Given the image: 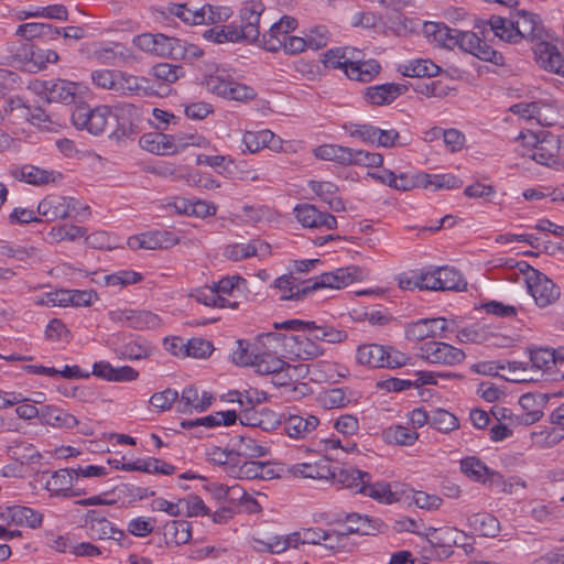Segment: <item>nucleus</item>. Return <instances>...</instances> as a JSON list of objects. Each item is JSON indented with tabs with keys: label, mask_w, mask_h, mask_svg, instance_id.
<instances>
[{
	"label": "nucleus",
	"mask_w": 564,
	"mask_h": 564,
	"mask_svg": "<svg viewBox=\"0 0 564 564\" xmlns=\"http://www.w3.org/2000/svg\"><path fill=\"white\" fill-rule=\"evenodd\" d=\"M264 6L259 1H248L240 9V24H229L223 28H212L204 33V37L214 43L239 42L246 40L254 42L260 36V18Z\"/></svg>",
	"instance_id": "1"
},
{
	"label": "nucleus",
	"mask_w": 564,
	"mask_h": 564,
	"mask_svg": "<svg viewBox=\"0 0 564 564\" xmlns=\"http://www.w3.org/2000/svg\"><path fill=\"white\" fill-rule=\"evenodd\" d=\"M522 139V150L519 153L522 156H528L536 163L552 167L556 171L564 170V160L561 158V140L558 137L543 132L536 134L533 132L520 133Z\"/></svg>",
	"instance_id": "2"
},
{
	"label": "nucleus",
	"mask_w": 564,
	"mask_h": 564,
	"mask_svg": "<svg viewBox=\"0 0 564 564\" xmlns=\"http://www.w3.org/2000/svg\"><path fill=\"white\" fill-rule=\"evenodd\" d=\"M203 84L208 91L231 100L247 101L257 95L253 88L235 82L225 69L219 67L206 74Z\"/></svg>",
	"instance_id": "3"
},
{
	"label": "nucleus",
	"mask_w": 564,
	"mask_h": 564,
	"mask_svg": "<svg viewBox=\"0 0 564 564\" xmlns=\"http://www.w3.org/2000/svg\"><path fill=\"white\" fill-rule=\"evenodd\" d=\"M356 359L371 368H398L406 364L408 357L391 346L366 344L358 347Z\"/></svg>",
	"instance_id": "4"
},
{
	"label": "nucleus",
	"mask_w": 564,
	"mask_h": 564,
	"mask_svg": "<svg viewBox=\"0 0 564 564\" xmlns=\"http://www.w3.org/2000/svg\"><path fill=\"white\" fill-rule=\"evenodd\" d=\"M112 118V110L108 106H98L91 109L80 105L72 113V122L79 130H86L93 135L102 134Z\"/></svg>",
	"instance_id": "5"
},
{
	"label": "nucleus",
	"mask_w": 564,
	"mask_h": 564,
	"mask_svg": "<svg viewBox=\"0 0 564 564\" xmlns=\"http://www.w3.org/2000/svg\"><path fill=\"white\" fill-rule=\"evenodd\" d=\"M532 367L541 370L546 380L561 381L564 379V348H532L529 349Z\"/></svg>",
	"instance_id": "6"
},
{
	"label": "nucleus",
	"mask_w": 564,
	"mask_h": 564,
	"mask_svg": "<svg viewBox=\"0 0 564 564\" xmlns=\"http://www.w3.org/2000/svg\"><path fill=\"white\" fill-rule=\"evenodd\" d=\"M524 264L528 268L525 282L535 304L540 307L553 304L560 297V288L545 274L531 268L528 263Z\"/></svg>",
	"instance_id": "7"
},
{
	"label": "nucleus",
	"mask_w": 564,
	"mask_h": 564,
	"mask_svg": "<svg viewBox=\"0 0 564 564\" xmlns=\"http://www.w3.org/2000/svg\"><path fill=\"white\" fill-rule=\"evenodd\" d=\"M31 88L47 102L70 104L75 100L78 85L59 78L47 80L35 79L31 84Z\"/></svg>",
	"instance_id": "8"
},
{
	"label": "nucleus",
	"mask_w": 564,
	"mask_h": 564,
	"mask_svg": "<svg viewBox=\"0 0 564 564\" xmlns=\"http://www.w3.org/2000/svg\"><path fill=\"white\" fill-rule=\"evenodd\" d=\"M419 356L434 365L456 366L465 360V352L444 341H426L419 348Z\"/></svg>",
	"instance_id": "9"
},
{
	"label": "nucleus",
	"mask_w": 564,
	"mask_h": 564,
	"mask_svg": "<svg viewBox=\"0 0 564 564\" xmlns=\"http://www.w3.org/2000/svg\"><path fill=\"white\" fill-rule=\"evenodd\" d=\"M365 276L366 272L364 269L357 265H349L312 278L308 288L313 291L325 288L343 289L355 281H361Z\"/></svg>",
	"instance_id": "10"
},
{
	"label": "nucleus",
	"mask_w": 564,
	"mask_h": 564,
	"mask_svg": "<svg viewBox=\"0 0 564 564\" xmlns=\"http://www.w3.org/2000/svg\"><path fill=\"white\" fill-rule=\"evenodd\" d=\"M311 333V335L297 334L283 338L284 354L296 360H312L323 356L325 349L314 338V332Z\"/></svg>",
	"instance_id": "11"
},
{
	"label": "nucleus",
	"mask_w": 564,
	"mask_h": 564,
	"mask_svg": "<svg viewBox=\"0 0 564 564\" xmlns=\"http://www.w3.org/2000/svg\"><path fill=\"white\" fill-rule=\"evenodd\" d=\"M87 535L93 540H115L121 542L126 536L124 531L117 529L98 510H88L84 516V524Z\"/></svg>",
	"instance_id": "12"
},
{
	"label": "nucleus",
	"mask_w": 564,
	"mask_h": 564,
	"mask_svg": "<svg viewBox=\"0 0 564 564\" xmlns=\"http://www.w3.org/2000/svg\"><path fill=\"white\" fill-rule=\"evenodd\" d=\"M8 174L17 181L34 186L57 183L63 178V175L59 172L44 170L32 164H12L8 169Z\"/></svg>",
	"instance_id": "13"
},
{
	"label": "nucleus",
	"mask_w": 564,
	"mask_h": 564,
	"mask_svg": "<svg viewBox=\"0 0 564 564\" xmlns=\"http://www.w3.org/2000/svg\"><path fill=\"white\" fill-rule=\"evenodd\" d=\"M294 215L297 221L305 228L333 230L338 225L334 215L322 212L312 204L296 205Z\"/></svg>",
	"instance_id": "14"
},
{
	"label": "nucleus",
	"mask_w": 564,
	"mask_h": 564,
	"mask_svg": "<svg viewBox=\"0 0 564 564\" xmlns=\"http://www.w3.org/2000/svg\"><path fill=\"white\" fill-rule=\"evenodd\" d=\"M514 31L518 33V43L522 40L528 41H544V26L541 18L530 11L518 10L512 14Z\"/></svg>",
	"instance_id": "15"
},
{
	"label": "nucleus",
	"mask_w": 564,
	"mask_h": 564,
	"mask_svg": "<svg viewBox=\"0 0 564 564\" xmlns=\"http://www.w3.org/2000/svg\"><path fill=\"white\" fill-rule=\"evenodd\" d=\"M227 473L238 479H273L278 475L270 463L245 460L229 464Z\"/></svg>",
	"instance_id": "16"
},
{
	"label": "nucleus",
	"mask_w": 564,
	"mask_h": 564,
	"mask_svg": "<svg viewBox=\"0 0 564 564\" xmlns=\"http://www.w3.org/2000/svg\"><path fill=\"white\" fill-rule=\"evenodd\" d=\"M318 425V417L310 413L290 414L282 422L284 433L294 440L310 438Z\"/></svg>",
	"instance_id": "17"
},
{
	"label": "nucleus",
	"mask_w": 564,
	"mask_h": 564,
	"mask_svg": "<svg viewBox=\"0 0 564 564\" xmlns=\"http://www.w3.org/2000/svg\"><path fill=\"white\" fill-rule=\"evenodd\" d=\"M178 242L177 237L169 230H154L130 237L128 245L132 249H167Z\"/></svg>",
	"instance_id": "18"
},
{
	"label": "nucleus",
	"mask_w": 564,
	"mask_h": 564,
	"mask_svg": "<svg viewBox=\"0 0 564 564\" xmlns=\"http://www.w3.org/2000/svg\"><path fill=\"white\" fill-rule=\"evenodd\" d=\"M213 400L214 398L209 392L203 391L199 393L197 387L188 386L182 391L181 395L178 394L176 411L184 414L194 411L204 412L212 405Z\"/></svg>",
	"instance_id": "19"
},
{
	"label": "nucleus",
	"mask_w": 564,
	"mask_h": 564,
	"mask_svg": "<svg viewBox=\"0 0 564 564\" xmlns=\"http://www.w3.org/2000/svg\"><path fill=\"white\" fill-rule=\"evenodd\" d=\"M408 90L404 84L386 83L367 87L364 93L366 101L373 106H384L393 102Z\"/></svg>",
	"instance_id": "20"
},
{
	"label": "nucleus",
	"mask_w": 564,
	"mask_h": 564,
	"mask_svg": "<svg viewBox=\"0 0 564 564\" xmlns=\"http://www.w3.org/2000/svg\"><path fill=\"white\" fill-rule=\"evenodd\" d=\"M271 253V247L263 240L254 239L248 243H232L225 248L224 254L232 261H241L251 257L264 258Z\"/></svg>",
	"instance_id": "21"
},
{
	"label": "nucleus",
	"mask_w": 564,
	"mask_h": 564,
	"mask_svg": "<svg viewBox=\"0 0 564 564\" xmlns=\"http://www.w3.org/2000/svg\"><path fill=\"white\" fill-rule=\"evenodd\" d=\"M460 471L474 481L485 485L499 484L501 475L490 470L479 458L467 457L460 460Z\"/></svg>",
	"instance_id": "22"
},
{
	"label": "nucleus",
	"mask_w": 564,
	"mask_h": 564,
	"mask_svg": "<svg viewBox=\"0 0 564 564\" xmlns=\"http://www.w3.org/2000/svg\"><path fill=\"white\" fill-rule=\"evenodd\" d=\"M346 521L350 523L345 531L339 532L340 541L349 534L373 535L382 532L386 524L377 518L351 513L346 517Z\"/></svg>",
	"instance_id": "23"
},
{
	"label": "nucleus",
	"mask_w": 564,
	"mask_h": 564,
	"mask_svg": "<svg viewBox=\"0 0 564 564\" xmlns=\"http://www.w3.org/2000/svg\"><path fill=\"white\" fill-rule=\"evenodd\" d=\"M534 54L536 63L542 68L564 76V57L554 45L541 41L536 43Z\"/></svg>",
	"instance_id": "24"
},
{
	"label": "nucleus",
	"mask_w": 564,
	"mask_h": 564,
	"mask_svg": "<svg viewBox=\"0 0 564 564\" xmlns=\"http://www.w3.org/2000/svg\"><path fill=\"white\" fill-rule=\"evenodd\" d=\"M458 30L451 29L442 22H425L423 24V34L438 46L454 48L457 43Z\"/></svg>",
	"instance_id": "25"
},
{
	"label": "nucleus",
	"mask_w": 564,
	"mask_h": 564,
	"mask_svg": "<svg viewBox=\"0 0 564 564\" xmlns=\"http://www.w3.org/2000/svg\"><path fill=\"white\" fill-rule=\"evenodd\" d=\"M68 203L66 196L48 195L39 203L37 214L43 218L42 221L47 223L68 218Z\"/></svg>",
	"instance_id": "26"
},
{
	"label": "nucleus",
	"mask_w": 564,
	"mask_h": 564,
	"mask_svg": "<svg viewBox=\"0 0 564 564\" xmlns=\"http://www.w3.org/2000/svg\"><path fill=\"white\" fill-rule=\"evenodd\" d=\"M310 284L311 279L303 281L302 283H297L291 272L275 279L273 286L281 292L280 300L292 301L300 300L307 293L313 292V290L308 288Z\"/></svg>",
	"instance_id": "27"
},
{
	"label": "nucleus",
	"mask_w": 564,
	"mask_h": 564,
	"mask_svg": "<svg viewBox=\"0 0 564 564\" xmlns=\"http://www.w3.org/2000/svg\"><path fill=\"white\" fill-rule=\"evenodd\" d=\"M242 143L250 153H256L263 148L278 151L282 148V140L270 130L246 131Z\"/></svg>",
	"instance_id": "28"
},
{
	"label": "nucleus",
	"mask_w": 564,
	"mask_h": 564,
	"mask_svg": "<svg viewBox=\"0 0 564 564\" xmlns=\"http://www.w3.org/2000/svg\"><path fill=\"white\" fill-rule=\"evenodd\" d=\"M329 478L333 484L360 494V487L369 480V473L356 468H336L330 469Z\"/></svg>",
	"instance_id": "29"
},
{
	"label": "nucleus",
	"mask_w": 564,
	"mask_h": 564,
	"mask_svg": "<svg viewBox=\"0 0 564 564\" xmlns=\"http://www.w3.org/2000/svg\"><path fill=\"white\" fill-rule=\"evenodd\" d=\"M308 187L322 202L326 203L332 210L338 213L346 209L345 203L337 195L339 188L336 184L328 181L312 180L308 182Z\"/></svg>",
	"instance_id": "30"
},
{
	"label": "nucleus",
	"mask_w": 564,
	"mask_h": 564,
	"mask_svg": "<svg viewBox=\"0 0 564 564\" xmlns=\"http://www.w3.org/2000/svg\"><path fill=\"white\" fill-rule=\"evenodd\" d=\"M40 422L57 429H74L79 423L73 414L58 409L55 405H45L41 408Z\"/></svg>",
	"instance_id": "31"
},
{
	"label": "nucleus",
	"mask_w": 564,
	"mask_h": 564,
	"mask_svg": "<svg viewBox=\"0 0 564 564\" xmlns=\"http://www.w3.org/2000/svg\"><path fill=\"white\" fill-rule=\"evenodd\" d=\"M288 471L299 478L329 479L330 468L327 459H319L315 463H299L291 465Z\"/></svg>",
	"instance_id": "32"
},
{
	"label": "nucleus",
	"mask_w": 564,
	"mask_h": 564,
	"mask_svg": "<svg viewBox=\"0 0 564 564\" xmlns=\"http://www.w3.org/2000/svg\"><path fill=\"white\" fill-rule=\"evenodd\" d=\"M236 420H237L236 411L228 410V411L215 412V413H212L204 417H198V419H194V420H184L181 422V426L185 430H191V429H195V427H199V426L210 429V427L219 426L221 424L225 426L231 425L236 422Z\"/></svg>",
	"instance_id": "33"
},
{
	"label": "nucleus",
	"mask_w": 564,
	"mask_h": 564,
	"mask_svg": "<svg viewBox=\"0 0 564 564\" xmlns=\"http://www.w3.org/2000/svg\"><path fill=\"white\" fill-rule=\"evenodd\" d=\"M366 482L360 487V495L384 505H391L398 500L395 494L391 490L390 484L386 481L373 482L370 474L369 480Z\"/></svg>",
	"instance_id": "34"
},
{
	"label": "nucleus",
	"mask_w": 564,
	"mask_h": 564,
	"mask_svg": "<svg viewBox=\"0 0 564 564\" xmlns=\"http://www.w3.org/2000/svg\"><path fill=\"white\" fill-rule=\"evenodd\" d=\"M302 536L305 544H323L325 547L335 549L340 543L339 531L335 530H323L321 528H307L302 529Z\"/></svg>",
	"instance_id": "35"
},
{
	"label": "nucleus",
	"mask_w": 564,
	"mask_h": 564,
	"mask_svg": "<svg viewBox=\"0 0 564 564\" xmlns=\"http://www.w3.org/2000/svg\"><path fill=\"white\" fill-rule=\"evenodd\" d=\"M8 516L10 522L31 529L40 528L43 522V514L41 512L24 506H12L8 508Z\"/></svg>",
	"instance_id": "36"
},
{
	"label": "nucleus",
	"mask_w": 564,
	"mask_h": 564,
	"mask_svg": "<svg viewBox=\"0 0 564 564\" xmlns=\"http://www.w3.org/2000/svg\"><path fill=\"white\" fill-rule=\"evenodd\" d=\"M163 534L167 543L183 545L192 539V527L185 520H171L164 524Z\"/></svg>",
	"instance_id": "37"
},
{
	"label": "nucleus",
	"mask_w": 564,
	"mask_h": 564,
	"mask_svg": "<svg viewBox=\"0 0 564 564\" xmlns=\"http://www.w3.org/2000/svg\"><path fill=\"white\" fill-rule=\"evenodd\" d=\"M75 475L73 468H63L53 473L45 482V488L55 496H67V491L74 485Z\"/></svg>",
	"instance_id": "38"
},
{
	"label": "nucleus",
	"mask_w": 564,
	"mask_h": 564,
	"mask_svg": "<svg viewBox=\"0 0 564 564\" xmlns=\"http://www.w3.org/2000/svg\"><path fill=\"white\" fill-rule=\"evenodd\" d=\"M437 288L438 291H464L467 282L462 273L452 267H437Z\"/></svg>",
	"instance_id": "39"
},
{
	"label": "nucleus",
	"mask_w": 564,
	"mask_h": 564,
	"mask_svg": "<svg viewBox=\"0 0 564 564\" xmlns=\"http://www.w3.org/2000/svg\"><path fill=\"white\" fill-rule=\"evenodd\" d=\"M468 524L475 532L487 538H495L500 531L498 519L487 512L471 514Z\"/></svg>",
	"instance_id": "40"
},
{
	"label": "nucleus",
	"mask_w": 564,
	"mask_h": 564,
	"mask_svg": "<svg viewBox=\"0 0 564 564\" xmlns=\"http://www.w3.org/2000/svg\"><path fill=\"white\" fill-rule=\"evenodd\" d=\"M405 77H434L441 72L440 66L431 59H412L399 67Z\"/></svg>",
	"instance_id": "41"
},
{
	"label": "nucleus",
	"mask_w": 564,
	"mask_h": 564,
	"mask_svg": "<svg viewBox=\"0 0 564 564\" xmlns=\"http://www.w3.org/2000/svg\"><path fill=\"white\" fill-rule=\"evenodd\" d=\"M380 72V64L376 59L365 62L355 61L348 64L346 75L354 80L370 82Z\"/></svg>",
	"instance_id": "42"
},
{
	"label": "nucleus",
	"mask_w": 564,
	"mask_h": 564,
	"mask_svg": "<svg viewBox=\"0 0 564 564\" xmlns=\"http://www.w3.org/2000/svg\"><path fill=\"white\" fill-rule=\"evenodd\" d=\"M491 412H492V415L499 422H501L503 420V421L510 422V424L523 423L525 425H531V424L538 422L543 415V412L539 408L527 411V412L522 413L521 415L513 414L511 410L506 409V408H499V406H495Z\"/></svg>",
	"instance_id": "43"
},
{
	"label": "nucleus",
	"mask_w": 564,
	"mask_h": 564,
	"mask_svg": "<svg viewBox=\"0 0 564 564\" xmlns=\"http://www.w3.org/2000/svg\"><path fill=\"white\" fill-rule=\"evenodd\" d=\"M382 437L388 444L411 446L419 438V434L411 427L392 425L382 432Z\"/></svg>",
	"instance_id": "44"
},
{
	"label": "nucleus",
	"mask_w": 564,
	"mask_h": 564,
	"mask_svg": "<svg viewBox=\"0 0 564 564\" xmlns=\"http://www.w3.org/2000/svg\"><path fill=\"white\" fill-rule=\"evenodd\" d=\"M193 297L198 302L204 304L205 306L210 307H231L236 308L238 303L231 302L229 299H223L217 293V289H215L213 285H205L203 288L197 289Z\"/></svg>",
	"instance_id": "45"
},
{
	"label": "nucleus",
	"mask_w": 564,
	"mask_h": 564,
	"mask_svg": "<svg viewBox=\"0 0 564 564\" xmlns=\"http://www.w3.org/2000/svg\"><path fill=\"white\" fill-rule=\"evenodd\" d=\"M488 25L494 32L495 36L509 43H518V33L514 31L513 18H503L500 15H492L488 20Z\"/></svg>",
	"instance_id": "46"
},
{
	"label": "nucleus",
	"mask_w": 564,
	"mask_h": 564,
	"mask_svg": "<svg viewBox=\"0 0 564 564\" xmlns=\"http://www.w3.org/2000/svg\"><path fill=\"white\" fill-rule=\"evenodd\" d=\"M15 34L30 41L37 37L53 39L61 34V31L58 29H54L53 25L48 23L31 22L19 25Z\"/></svg>",
	"instance_id": "47"
},
{
	"label": "nucleus",
	"mask_w": 564,
	"mask_h": 564,
	"mask_svg": "<svg viewBox=\"0 0 564 564\" xmlns=\"http://www.w3.org/2000/svg\"><path fill=\"white\" fill-rule=\"evenodd\" d=\"M314 155L321 160L334 161L339 164L348 165L351 149L337 144H323L314 149Z\"/></svg>",
	"instance_id": "48"
},
{
	"label": "nucleus",
	"mask_w": 564,
	"mask_h": 564,
	"mask_svg": "<svg viewBox=\"0 0 564 564\" xmlns=\"http://www.w3.org/2000/svg\"><path fill=\"white\" fill-rule=\"evenodd\" d=\"M261 357L257 358L254 362V368L258 373L261 375H271L273 372H276L279 370L284 369H295V367L291 366L280 357H278V354H270L264 352V350L260 347Z\"/></svg>",
	"instance_id": "49"
},
{
	"label": "nucleus",
	"mask_w": 564,
	"mask_h": 564,
	"mask_svg": "<svg viewBox=\"0 0 564 564\" xmlns=\"http://www.w3.org/2000/svg\"><path fill=\"white\" fill-rule=\"evenodd\" d=\"M148 80L144 77H137L128 73L118 70L116 93L120 95H132L147 93Z\"/></svg>",
	"instance_id": "50"
},
{
	"label": "nucleus",
	"mask_w": 564,
	"mask_h": 564,
	"mask_svg": "<svg viewBox=\"0 0 564 564\" xmlns=\"http://www.w3.org/2000/svg\"><path fill=\"white\" fill-rule=\"evenodd\" d=\"M169 12L187 24L199 25L205 23L203 7L197 8L187 3H174L170 6Z\"/></svg>",
	"instance_id": "51"
},
{
	"label": "nucleus",
	"mask_w": 564,
	"mask_h": 564,
	"mask_svg": "<svg viewBox=\"0 0 564 564\" xmlns=\"http://www.w3.org/2000/svg\"><path fill=\"white\" fill-rule=\"evenodd\" d=\"M153 55L161 57H171L173 59H178V55H181V40L176 37H170L162 33L155 34Z\"/></svg>",
	"instance_id": "52"
},
{
	"label": "nucleus",
	"mask_w": 564,
	"mask_h": 564,
	"mask_svg": "<svg viewBox=\"0 0 564 564\" xmlns=\"http://www.w3.org/2000/svg\"><path fill=\"white\" fill-rule=\"evenodd\" d=\"M356 53L352 48H341L336 47L328 50L324 54L323 63L325 67L328 68H340L344 69L346 73V69L348 68V64H351L354 54Z\"/></svg>",
	"instance_id": "53"
},
{
	"label": "nucleus",
	"mask_w": 564,
	"mask_h": 564,
	"mask_svg": "<svg viewBox=\"0 0 564 564\" xmlns=\"http://www.w3.org/2000/svg\"><path fill=\"white\" fill-rule=\"evenodd\" d=\"M129 468L142 473H155L162 475H172L175 471V466L154 457L132 462Z\"/></svg>",
	"instance_id": "54"
},
{
	"label": "nucleus",
	"mask_w": 564,
	"mask_h": 564,
	"mask_svg": "<svg viewBox=\"0 0 564 564\" xmlns=\"http://www.w3.org/2000/svg\"><path fill=\"white\" fill-rule=\"evenodd\" d=\"M162 326V319L159 315L145 310H132L130 328L138 330L159 329Z\"/></svg>",
	"instance_id": "55"
},
{
	"label": "nucleus",
	"mask_w": 564,
	"mask_h": 564,
	"mask_svg": "<svg viewBox=\"0 0 564 564\" xmlns=\"http://www.w3.org/2000/svg\"><path fill=\"white\" fill-rule=\"evenodd\" d=\"M430 420V425L442 433H449L459 427L458 419L453 413L441 408L431 411Z\"/></svg>",
	"instance_id": "56"
},
{
	"label": "nucleus",
	"mask_w": 564,
	"mask_h": 564,
	"mask_svg": "<svg viewBox=\"0 0 564 564\" xmlns=\"http://www.w3.org/2000/svg\"><path fill=\"white\" fill-rule=\"evenodd\" d=\"M438 332L433 328L432 318H421L405 326V337L409 340H424L429 337H437Z\"/></svg>",
	"instance_id": "57"
},
{
	"label": "nucleus",
	"mask_w": 564,
	"mask_h": 564,
	"mask_svg": "<svg viewBox=\"0 0 564 564\" xmlns=\"http://www.w3.org/2000/svg\"><path fill=\"white\" fill-rule=\"evenodd\" d=\"M261 356L256 343L250 345L245 340H238L237 349L232 352V361L239 366H254L257 358Z\"/></svg>",
	"instance_id": "58"
},
{
	"label": "nucleus",
	"mask_w": 564,
	"mask_h": 564,
	"mask_svg": "<svg viewBox=\"0 0 564 564\" xmlns=\"http://www.w3.org/2000/svg\"><path fill=\"white\" fill-rule=\"evenodd\" d=\"M239 456L257 458L263 457L269 453V447L258 443L249 435H240L236 443Z\"/></svg>",
	"instance_id": "59"
},
{
	"label": "nucleus",
	"mask_w": 564,
	"mask_h": 564,
	"mask_svg": "<svg viewBox=\"0 0 564 564\" xmlns=\"http://www.w3.org/2000/svg\"><path fill=\"white\" fill-rule=\"evenodd\" d=\"M282 47L290 54H299L308 48L305 37L294 35H284V37H282V42L270 40L268 44L269 52H276Z\"/></svg>",
	"instance_id": "60"
},
{
	"label": "nucleus",
	"mask_w": 564,
	"mask_h": 564,
	"mask_svg": "<svg viewBox=\"0 0 564 564\" xmlns=\"http://www.w3.org/2000/svg\"><path fill=\"white\" fill-rule=\"evenodd\" d=\"M421 180H422V186L423 187H433L434 189H441V188H457L460 186L462 182L449 174H426L421 173Z\"/></svg>",
	"instance_id": "61"
},
{
	"label": "nucleus",
	"mask_w": 564,
	"mask_h": 564,
	"mask_svg": "<svg viewBox=\"0 0 564 564\" xmlns=\"http://www.w3.org/2000/svg\"><path fill=\"white\" fill-rule=\"evenodd\" d=\"M289 335L281 334V333H263L257 336L256 345L259 350L260 347L264 350V352L270 354H279V348H282V351L284 352V339Z\"/></svg>",
	"instance_id": "62"
},
{
	"label": "nucleus",
	"mask_w": 564,
	"mask_h": 564,
	"mask_svg": "<svg viewBox=\"0 0 564 564\" xmlns=\"http://www.w3.org/2000/svg\"><path fill=\"white\" fill-rule=\"evenodd\" d=\"M538 112L535 122L543 127H552L560 124V115L555 107L550 101L538 100Z\"/></svg>",
	"instance_id": "63"
},
{
	"label": "nucleus",
	"mask_w": 564,
	"mask_h": 564,
	"mask_svg": "<svg viewBox=\"0 0 564 564\" xmlns=\"http://www.w3.org/2000/svg\"><path fill=\"white\" fill-rule=\"evenodd\" d=\"M140 116L138 107L131 102H119L113 107L112 118H116L118 124L124 130L127 126H131L132 121Z\"/></svg>",
	"instance_id": "64"
}]
</instances>
